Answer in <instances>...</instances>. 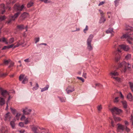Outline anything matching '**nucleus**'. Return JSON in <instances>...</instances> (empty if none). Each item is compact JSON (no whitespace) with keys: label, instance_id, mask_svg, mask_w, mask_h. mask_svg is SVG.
I'll use <instances>...</instances> for the list:
<instances>
[{"label":"nucleus","instance_id":"52","mask_svg":"<svg viewBox=\"0 0 133 133\" xmlns=\"http://www.w3.org/2000/svg\"><path fill=\"white\" fill-rule=\"evenodd\" d=\"M84 71V70H82L79 72H78L77 73L79 75H81L83 73V72Z\"/></svg>","mask_w":133,"mask_h":133},{"label":"nucleus","instance_id":"25","mask_svg":"<svg viewBox=\"0 0 133 133\" xmlns=\"http://www.w3.org/2000/svg\"><path fill=\"white\" fill-rule=\"evenodd\" d=\"M28 82V79L27 77L26 76H25V77L24 78L23 80L22 83L23 84H24Z\"/></svg>","mask_w":133,"mask_h":133},{"label":"nucleus","instance_id":"64","mask_svg":"<svg viewBox=\"0 0 133 133\" xmlns=\"http://www.w3.org/2000/svg\"><path fill=\"white\" fill-rule=\"evenodd\" d=\"M119 1V0H116L115 1V4L116 5L118 3V1Z\"/></svg>","mask_w":133,"mask_h":133},{"label":"nucleus","instance_id":"50","mask_svg":"<svg viewBox=\"0 0 133 133\" xmlns=\"http://www.w3.org/2000/svg\"><path fill=\"white\" fill-rule=\"evenodd\" d=\"M25 116L24 115H22L21 117V121H23L25 119Z\"/></svg>","mask_w":133,"mask_h":133},{"label":"nucleus","instance_id":"54","mask_svg":"<svg viewBox=\"0 0 133 133\" xmlns=\"http://www.w3.org/2000/svg\"><path fill=\"white\" fill-rule=\"evenodd\" d=\"M36 87L35 88V87H34L33 88V89L34 90H36L37 89L38 87H39V86H38V84L37 83H36Z\"/></svg>","mask_w":133,"mask_h":133},{"label":"nucleus","instance_id":"44","mask_svg":"<svg viewBox=\"0 0 133 133\" xmlns=\"http://www.w3.org/2000/svg\"><path fill=\"white\" fill-rule=\"evenodd\" d=\"M59 99L61 102H65V99L64 98H59Z\"/></svg>","mask_w":133,"mask_h":133},{"label":"nucleus","instance_id":"12","mask_svg":"<svg viewBox=\"0 0 133 133\" xmlns=\"http://www.w3.org/2000/svg\"><path fill=\"white\" fill-rule=\"evenodd\" d=\"M5 98H4L2 96L0 97V105L1 107L3 106L5 104Z\"/></svg>","mask_w":133,"mask_h":133},{"label":"nucleus","instance_id":"22","mask_svg":"<svg viewBox=\"0 0 133 133\" xmlns=\"http://www.w3.org/2000/svg\"><path fill=\"white\" fill-rule=\"evenodd\" d=\"M14 46V44H12L8 46H4L2 48V50H4L6 49V47H7L8 49H9L12 48Z\"/></svg>","mask_w":133,"mask_h":133},{"label":"nucleus","instance_id":"20","mask_svg":"<svg viewBox=\"0 0 133 133\" xmlns=\"http://www.w3.org/2000/svg\"><path fill=\"white\" fill-rule=\"evenodd\" d=\"M123 107L124 108H127V102L125 101H123L121 102Z\"/></svg>","mask_w":133,"mask_h":133},{"label":"nucleus","instance_id":"10","mask_svg":"<svg viewBox=\"0 0 133 133\" xmlns=\"http://www.w3.org/2000/svg\"><path fill=\"white\" fill-rule=\"evenodd\" d=\"M31 111V110L27 108H25L23 111V114L25 115H28L30 114Z\"/></svg>","mask_w":133,"mask_h":133},{"label":"nucleus","instance_id":"21","mask_svg":"<svg viewBox=\"0 0 133 133\" xmlns=\"http://www.w3.org/2000/svg\"><path fill=\"white\" fill-rule=\"evenodd\" d=\"M20 14V12H18L15 14L14 16H12V18H15V19Z\"/></svg>","mask_w":133,"mask_h":133},{"label":"nucleus","instance_id":"56","mask_svg":"<svg viewBox=\"0 0 133 133\" xmlns=\"http://www.w3.org/2000/svg\"><path fill=\"white\" fill-rule=\"evenodd\" d=\"M18 131L20 133H24L25 132V130H18Z\"/></svg>","mask_w":133,"mask_h":133},{"label":"nucleus","instance_id":"53","mask_svg":"<svg viewBox=\"0 0 133 133\" xmlns=\"http://www.w3.org/2000/svg\"><path fill=\"white\" fill-rule=\"evenodd\" d=\"M24 61L25 62L29 63L30 62V59L29 58H27L24 60Z\"/></svg>","mask_w":133,"mask_h":133},{"label":"nucleus","instance_id":"8","mask_svg":"<svg viewBox=\"0 0 133 133\" xmlns=\"http://www.w3.org/2000/svg\"><path fill=\"white\" fill-rule=\"evenodd\" d=\"M118 127L117 129V131L118 132H122L125 129V126L121 124H117Z\"/></svg>","mask_w":133,"mask_h":133},{"label":"nucleus","instance_id":"1","mask_svg":"<svg viewBox=\"0 0 133 133\" xmlns=\"http://www.w3.org/2000/svg\"><path fill=\"white\" fill-rule=\"evenodd\" d=\"M110 75L111 78L115 79V80L118 82L121 81V79L117 76L119 75V73L116 71H112L110 73Z\"/></svg>","mask_w":133,"mask_h":133},{"label":"nucleus","instance_id":"40","mask_svg":"<svg viewBox=\"0 0 133 133\" xmlns=\"http://www.w3.org/2000/svg\"><path fill=\"white\" fill-rule=\"evenodd\" d=\"M121 58V57L120 56H116L115 58V61L116 62H118V61L120 60Z\"/></svg>","mask_w":133,"mask_h":133},{"label":"nucleus","instance_id":"34","mask_svg":"<svg viewBox=\"0 0 133 133\" xmlns=\"http://www.w3.org/2000/svg\"><path fill=\"white\" fill-rule=\"evenodd\" d=\"M127 30H130L132 31H133V28L132 27L128 26L127 27Z\"/></svg>","mask_w":133,"mask_h":133},{"label":"nucleus","instance_id":"16","mask_svg":"<svg viewBox=\"0 0 133 133\" xmlns=\"http://www.w3.org/2000/svg\"><path fill=\"white\" fill-rule=\"evenodd\" d=\"M127 97V99L130 101H132L133 100V96L130 93H129L128 94Z\"/></svg>","mask_w":133,"mask_h":133},{"label":"nucleus","instance_id":"30","mask_svg":"<svg viewBox=\"0 0 133 133\" xmlns=\"http://www.w3.org/2000/svg\"><path fill=\"white\" fill-rule=\"evenodd\" d=\"M105 20V18L104 17H102L101 18L99 22L100 23H104Z\"/></svg>","mask_w":133,"mask_h":133},{"label":"nucleus","instance_id":"36","mask_svg":"<svg viewBox=\"0 0 133 133\" xmlns=\"http://www.w3.org/2000/svg\"><path fill=\"white\" fill-rule=\"evenodd\" d=\"M15 20V18H12L11 17V18H10V19L7 22L8 24H9L12 21H14Z\"/></svg>","mask_w":133,"mask_h":133},{"label":"nucleus","instance_id":"57","mask_svg":"<svg viewBox=\"0 0 133 133\" xmlns=\"http://www.w3.org/2000/svg\"><path fill=\"white\" fill-rule=\"evenodd\" d=\"M83 76L85 78H87L86 75L87 74L86 73H84V71L83 73Z\"/></svg>","mask_w":133,"mask_h":133},{"label":"nucleus","instance_id":"3","mask_svg":"<svg viewBox=\"0 0 133 133\" xmlns=\"http://www.w3.org/2000/svg\"><path fill=\"white\" fill-rule=\"evenodd\" d=\"M119 67L120 68L124 67V69L123 70V72H126L127 69L129 70L130 68L131 65L128 63H126L125 62H123L121 63L119 65Z\"/></svg>","mask_w":133,"mask_h":133},{"label":"nucleus","instance_id":"26","mask_svg":"<svg viewBox=\"0 0 133 133\" xmlns=\"http://www.w3.org/2000/svg\"><path fill=\"white\" fill-rule=\"evenodd\" d=\"M119 45H118L117 44H115L114 45V47L115 48V49H116V48H117V50L119 52H121V51L120 50V48H119Z\"/></svg>","mask_w":133,"mask_h":133},{"label":"nucleus","instance_id":"48","mask_svg":"<svg viewBox=\"0 0 133 133\" xmlns=\"http://www.w3.org/2000/svg\"><path fill=\"white\" fill-rule=\"evenodd\" d=\"M99 11L100 14L101 15V17H103V15H104V13L103 12V11H102L101 10H99Z\"/></svg>","mask_w":133,"mask_h":133},{"label":"nucleus","instance_id":"18","mask_svg":"<svg viewBox=\"0 0 133 133\" xmlns=\"http://www.w3.org/2000/svg\"><path fill=\"white\" fill-rule=\"evenodd\" d=\"M16 121V119L14 118L13 119V121H11L10 122V124L12 127L13 128H14L15 126V122Z\"/></svg>","mask_w":133,"mask_h":133},{"label":"nucleus","instance_id":"33","mask_svg":"<svg viewBox=\"0 0 133 133\" xmlns=\"http://www.w3.org/2000/svg\"><path fill=\"white\" fill-rule=\"evenodd\" d=\"M1 41H2L5 42L6 44H8V42H7L6 39L5 38L3 37L2 38Z\"/></svg>","mask_w":133,"mask_h":133},{"label":"nucleus","instance_id":"37","mask_svg":"<svg viewBox=\"0 0 133 133\" xmlns=\"http://www.w3.org/2000/svg\"><path fill=\"white\" fill-rule=\"evenodd\" d=\"M95 85L96 86L100 88H102L103 87V85L100 83H96L95 84Z\"/></svg>","mask_w":133,"mask_h":133},{"label":"nucleus","instance_id":"35","mask_svg":"<svg viewBox=\"0 0 133 133\" xmlns=\"http://www.w3.org/2000/svg\"><path fill=\"white\" fill-rule=\"evenodd\" d=\"M129 83L132 91H133V83L130 82Z\"/></svg>","mask_w":133,"mask_h":133},{"label":"nucleus","instance_id":"39","mask_svg":"<svg viewBox=\"0 0 133 133\" xmlns=\"http://www.w3.org/2000/svg\"><path fill=\"white\" fill-rule=\"evenodd\" d=\"M6 18L5 16H0V20L1 21H2L4 20Z\"/></svg>","mask_w":133,"mask_h":133},{"label":"nucleus","instance_id":"38","mask_svg":"<svg viewBox=\"0 0 133 133\" xmlns=\"http://www.w3.org/2000/svg\"><path fill=\"white\" fill-rule=\"evenodd\" d=\"M119 98L118 97H117L115 98L114 102L115 103H117L119 101V100L118 99Z\"/></svg>","mask_w":133,"mask_h":133},{"label":"nucleus","instance_id":"60","mask_svg":"<svg viewBox=\"0 0 133 133\" xmlns=\"http://www.w3.org/2000/svg\"><path fill=\"white\" fill-rule=\"evenodd\" d=\"M10 63V65L9 66V68H10L13 66H14V63L13 62Z\"/></svg>","mask_w":133,"mask_h":133},{"label":"nucleus","instance_id":"29","mask_svg":"<svg viewBox=\"0 0 133 133\" xmlns=\"http://www.w3.org/2000/svg\"><path fill=\"white\" fill-rule=\"evenodd\" d=\"M49 86L48 85H46V87L42 89L41 90V92H43L47 90L49 88Z\"/></svg>","mask_w":133,"mask_h":133},{"label":"nucleus","instance_id":"9","mask_svg":"<svg viewBox=\"0 0 133 133\" xmlns=\"http://www.w3.org/2000/svg\"><path fill=\"white\" fill-rule=\"evenodd\" d=\"M24 6L22 5L20 6L19 4H15L14 6V9L15 10L18 11H22L23 9L24 8Z\"/></svg>","mask_w":133,"mask_h":133},{"label":"nucleus","instance_id":"6","mask_svg":"<svg viewBox=\"0 0 133 133\" xmlns=\"http://www.w3.org/2000/svg\"><path fill=\"white\" fill-rule=\"evenodd\" d=\"M0 91L1 92V96L4 98H6V96L9 95V93L6 90H3L2 88L0 87Z\"/></svg>","mask_w":133,"mask_h":133},{"label":"nucleus","instance_id":"62","mask_svg":"<svg viewBox=\"0 0 133 133\" xmlns=\"http://www.w3.org/2000/svg\"><path fill=\"white\" fill-rule=\"evenodd\" d=\"M6 75L7 74L6 73L3 74L1 75V76L2 77H3L6 76Z\"/></svg>","mask_w":133,"mask_h":133},{"label":"nucleus","instance_id":"58","mask_svg":"<svg viewBox=\"0 0 133 133\" xmlns=\"http://www.w3.org/2000/svg\"><path fill=\"white\" fill-rule=\"evenodd\" d=\"M105 3V2L104 1H102L101 2L99 3V4H98V6H99L100 5H102V4H104Z\"/></svg>","mask_w":133,"mask_h":133},{"label":"nucleus","instance_id":"32","mask_svg":"<svg viewBox=\"0 0 133 133\" xmlns=\"http://www.w3.org/2000/svg\"><path fill=\"white\" fill-rule=\"evenodd\" d=\"M97 108L98 111H100L102 109V105L101 104L98 105L97 107Z\"/></svg>","mask_w":133,"mask_h":133},{"label":"nucleus","instance_id":"14","mask_svg":"<svg viewBox=\"0 0 133 133\" xmlns=\"http://www.w3.org/2000/svg\"><path fill=\"white\" fill-rule=\"evenodd\" d=\"M5 121H7L9 120L10 121L11 118L12 117L11 116L9 112H8L5 115Z\"/></svg>","mask_w":133,"mask_h":133},{"label":"nucleus","instance_id":"23","mask_svg":"<svg viewBox=\"0 0 133 133\" xmlns=\"http://www.w3.org/2000/svg\"><path fill=\"white\" fill-rule=\"evenodd\" d=\"M37 128L36 127H34L32 128V130L35 133H38L37 132Z\"/></svg>","mask_w":133,"mask_h":133},{"label":"nucleus","instance_id":"28","mask_svg":"<svg viewBox=\"0 0 133 133\" xmlns=\"http://www.w3.org/2000/svg\"><path fill=\"white\" fill-rule=\"evenodd\" d=\"M11 61L10 59L8 60H5L4 61V64L5 65H7Z\"/></svg>","mask_w":133,"mask_h":133},{"label":"nucleus","instance_id":"17","mask_svg":"<svg viewBox=\"0 0 133 133\" xmlns=\"http://www.w3.org/2000/svg\"><path fill=\"white\" fill-rule=\"evenodd\" d=\"M113 32V29L112 28H109L106 31V32L107 34H111V35H112V36L113 34L112 35V33Z\"/></svg>","mask_w":133,"mask_h":133},{"label":"nucleus","instance_id":"61","mask_svg":"<svg viewBox=\"0 0 133 133\" xmlns=\"http://www.w3.org/2000/svg\"><path fill=\"white\" fill-rule=\"evenodd\" d=\"M110 119L111 120V125L113 127H114V121L112 120V119L111 118H110Z\"/></svg>","mask_w":133,"mask_h":133},{"label":"nucleus","instance_id":"11","mask_svg":"<svg viewBox=\"0 0 133 133\" xmlns=\"http://www.w3.org/2000/svg\"><path fill=\"white\" fill-rule=\"evenodd\" d=\"M120 49H122L125 51H128L130 49V48L127 45L122 44L119 46Z\"/></svg>","mask_w":133,"mask_h":133},{"label":"nucleus","instance_id":"13","mask_svg":"<svg viewBox=\"0 0 133 133\" xmlns=\"http://www.w3.org/2000/svg\"><path fill=\"white\" fill-rule=\"evenodd\" d=\"M66 91L68 94L74 91L73 87L69 86L66 89Z\"/></svg>","mask_w":133,"mask_h":133},{"label":"nucleus","instance_id":"7","mask_svg":"<svg viewBox=\"0 0 133 133\" xmlns=\"http://www.w3.org/2000/svg\"><path fill=\"white\" fill-rule=\"evenodd\" d=\"M29 14L26 12H24L21 14L19 18V20H24L25 18L29 17Z\"/></svg>","mask_w":133,"mask_h":133},{"label":"nucleus","instance_id":"42","mask_svg":"<svg viewBox=\"0 0 133 133\" xmlns=\"http://www.w3.org/2000/svg\"><path fill=\"white\" fill-rule=\"evenodd\" d=\"M33 4V3L32 2H30L29 3L27 4V6L28 8L32 6Z\"/></svg>","mask_w":133,"mask_h":133},{"label":"nucleus","instance_id":"55","mask_svg":"<svg viewBox=\"0 0 133 133\" xmlns=\"http://www.w3.org/2000/svg\"><path fill=\"white\" fill-rule=\"evenodd\" d=\"M22 44H19V43H18L16 45H15L14 46V48H15L17 47H18L20 45H21Z\"/></svg>","mask_w":133,"mask_h":133},{"label":"nucleus","instance_id":"27","mask_svg":"<svg viewBox=\"0 0 133 133\" xmlns=\"http://www.w3.org/2000/svg\"><path fill=\"white\" fill-rule=\"evenodd\" d=\"M17 27L20 30H22L24 28V25L23 24L18 25L17 26Z\"/></svg>","mask_w":133,"mask_h":133},{"label":"nucleus","instance_id":"19","mask_svg":"<svg viewBox=\"0 0 133 133\" xmlns=\"http://www.w3.org/2000/svg\"><path fill=\"white\" fill-rule=\"evenodd\" d=\"M113 115L114 119L115 122L119 121L121 120V119L119 117H116L114 116V115Z\"/></svg>","mask_w":133,"mask_h":133},{"label":"nucleus","instance_id":"2","mask_svg":"<svg viewBox=\"0 0 133 133\" xmlns=\"http://www.w3.org/2000/svg\"><path fill=\"white\" fill-rule=\"evenodd\" d=\"M123 37L126 38L127 39L128 42L130 44H132L131 41L133 40V33L131 32L130 33H127L124 34L121 37V38Z\"/></svg>","mask_w":133,"mask_h":133},{"label":"nucleus","instance_id":"5","mask_svg":"<svg viewBox=\"0 0 133 133\" xmlns=\"http://www.w3.org/2000/svg\"><path fill=\"white\" fill-rule=\"evenodd\" d=\"M110 110L112 113L113 115H114L115 112H116V114L118 115L121 113L122 112L121 110L115 107L112 108L111 109H110Z\"/></svg>","mask_w":133,"mask_h":133},{"label":"nucleus","instance_id":"45","mask_svg":"<svg viewBox=\"0 0 133 133\" xmlns=\"http://www.w3.org/2000/svg\"><path fill=\"white\" fill-rule=\"evenodd\" d=\"M77 79L83 82H84V79L82 77H77Z\"/></svg>","mask_w":133,"mask_h":133},{"label":"nucleus","instance_id":"49","mask_svg":"<svg viewBox=\"0 0 133 133\" xmlns=\"http://www.w3.org/2000/svg\"><path fill=\"white\" fill-rule=\"evenodd\" d=\"M25 124H27L29 123V121L28 120V118H26L25 119Z\"/></svg>","mask_w":133,"mask_h":133},{"label":"nucleus","instance_id":"31","mask_svg":"<svg viewBox=\"0 0 133 133\" xmlns=\"http://www.w3.org/2000/svg\"><path fill=\"white\" fill-rule=\"evenodd\" d=\"M14 38H10L9 41V42H8V44H11L13 43L14 42Z\"/></svg>","mask_w":133,"mask_h":133},{"label":"nucleus","instance_id":"43","mask_svg":"<svg viewBox=\"0 0 133 133\" xmlns=\"http://www.w3.org/2000/svg\"><path fill=\"white\" fill-rule=\"evenodd\" d=\"M20 115L21 114L19 113H18L17 114L15 117L17 120H18L19 119Z\"/></svg>","mask_w":133,"mask_h":133},{"label":"nucleus","instance_id":"59","mask_svg":"<svg viewBox=\"0 0 133 133\" xmlns=\"http://www.w3.org/2000/svg\"><path fill=\"white\" fill-rule=\"evenodd\" d=\"M35 43H37L39 41V38H36L35 39Z\"/></svg>","mask_w":133,"mask_h":133},{"label":"nucleus","instance_id":"51","mask_svg":"<svg viewBox=\"0 0 133 133\" xmlns=\"http://www.w3.org/2000/svg\"><path fill=\"white\" fill-rule=\"evenodd\" d=\"M131 57L130 55H128L125 56V58L127 59H129Z\"/></svg>","mask_w":133,"mask_h":133},{"label":"nucleus","instance_id":"24","mask_svg":"<svg viewBox=\"0 0 133 133\" xmlns=\"http://www.w3.org/2000/svg\"><path fill=\"white\" fill-rule=\"evenodd\" d=\"M25 77V75L24 74H22L20 75L19 77V79L20 81H22V80Z\"/></svg>","mask_w":133,"mask_h":133},{"label":"nucleus","instance_id":"47","mask_svg":"<svg viewBox=\"0 0 133 133\" xmlns=\"http://www.w3.org/2000/svg\"><path fill=\"white\" fill-rule=\"evenodd\" d=\"M19 125L21 127H24V124L23 122H20L19 123Z\"/></svg>","mask_w":133,"mask_h":133},{"label":"nucleus","instance_id":"63","mask_svg":"<svg viewBox=\"0 0 133 133\" xmlns=\"http://www.w3.org/2000/svg\"><path fill=\"white\" fill-rule=\"evenodd\" d=\"M10 109L12 111V112L13 113L15 112L16 111V110L15 109H13V108H10Z\"/></svg>","mask_w":133,"mask_h":133},{"label":"nucleus","instance_id":"41","mask_svg":"<svg viewBox=\"0 0 133 133\" xmlns=\"http://www.w3.org/2000/svg\"><path fill=\"white\" fill-rule=\"evenodd\" d=\"M39 1L43 2L45 3H49L50 2V1L48 0H39Z\"/></svg>","mask_w":133,"mask_h":133},{"label":"nucleus","instance_id":"15","mask_svg":"<svg viewBox=\"0 0 133 133\" xmlns=\"http://www.w3.org/2000/svg\"><path fill=\"white\" fill-rule=\"evenodd\" d=\"M4 5V4H2L0 5V10L1 11V14H3L5 12Z\"/></svg>","mask_w":133,"mask_h":133},{"label":"nucleus","instance_id":"46","mask_svg":"<svg viewBox=\"0 0 133 133\" xmlns=\"http://www.w3.org/2000/svg\"><path fill=\"white\" fill-rule=\"evenodd\" d=\"M125 128L126 131L127 132H129L130 131V129L128 128L127 126H125Z\"/></svg>","mask_w":133,"mask_h":133},{"label":"nucleus","instance_id":"4","mask_svg":"<svg viewBox=\"0 0 133 133\" xmlns=\"http://www.w3.org/2000/svg\"><path fill=\"white\" fill-rule=\"evenodd\" d=\"M93 37L92 35H91L89 36L87 41V48L89 50H91L92 49V47L91 44L92 39Z\"/></svg>","mask_w":133,"mask_h":133}]
</instances>
